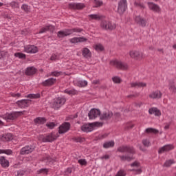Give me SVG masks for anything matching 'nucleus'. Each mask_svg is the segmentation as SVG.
Wrapping results in <instances>:
<instances>
[{"label":"nucleus","instance_id":"f257e3e1","mask_svg":"<svg viewBox=\"0 0 176 176\" xmlns=\"http://www.w3.org/2000/svg\"><path fill=\"white\" fill-rule=\"evenodd\" d=\"M101 126H102V122L85 124L81 126V130L85 133H89L90 131H93V127H100Z\"/></svg>","mask_w":176,"mask_h":176},{"label":"nucleus","instance_id":"f03ea898","mask_svg":"<svg viewBox=\"0 0 176 176\" xmlns=\"http://www.w3.org/2000/svg\"><path fill=\"white\" fill-rule=\"evenodd\" d=\"M100 26L102 30H105L106 31H112L116 29V24L108 21H102Z\"/></svg>","mask_w":176,"mask_h":176},{"label":"nucleus","instance_id":"7ed1b4c3","mask_svg":"<svg viewBox=\"0 0 176 176\" xmlns=\"http://www.w3.org/2000/svg\"><path fill=\"white\" fill-rule=\"evenodd\" d=\"M23 112H25V111L6 113L4 115L0 116V118H3V119H5V120H14V119L19 118V116H20V114L23 113Z\"/></svg>","mask_w":176,"mask_h":176},{"label":"nucleus","instance_id":"20e7f679","mask_svg":"<svg viewBox=\"0 0 176 176\" xmlns=\"http://www.w3.org/2000/svg\"><path fill=\"white\" fill-rule=\"evenodd\" d=\"M40 138L43 142H53V141H56L58 138V134L57 133L56 135L54 133H51L45 137L41 135H40Z\"/></svg>","mask_w":176,"mask_h":176},{"label":"nucleus","instance_id":"39448f33","mask_svg":"<svg viewBox=\"0 0 176 176\" xmlns=\"http://www.w3.org/2000/svg\"><path fill=\"white\" fill-rule=\"evenodd\" d=\"M118 152H120L121 153H130L131 155H134L135 153V150L134 147L131 146H121L118 148Z\"/></svg>","mask_w":176,"mask_h":176},{"label":"nucleus","instance_id":"423d86ee","mask_svg":"<svg viewBox=\"0 0 176 176\" xmlns=\"http://www.w3.org/2000/svg\"><path fill=\"white\" fill-rule=\"evenodd\" d=\"M111 65H114L118 69H122L123 71L128 69L129 65L126 63L119 61V60H111L110 62Z\"/></svg>","mask_w":176,"mask_h":176},{"label":"nucleus","instance_id":"0eeeda50","mask_svg":"<svg viewBox=\"0 0 176 176\" xmlns=\"http://www.w3.org/2000/svg\"><path fill=\"white\" fill-rule=\"evenodd\" d=\"M129 55L131 58L134 60H141L144 58V54L141 51L132 50L129 52Z\"/></svg>","mask_w":176,"mask_h":176},{"label":"nucleus","instance_id":"6e6552de","mask_svg":"<svg viewBox=\"0 0 176 176\" xmlns=\"http://www.w3.org/2000/svg\"><path fill=\"white\" fill-rule=\"evenodd\" d=\"M127 9V0H120L118 2V13L119 14H123Z\"/></svg>","mask_w":176,"mask_h":176},{"label":"nucleus","instance_id":"1a4fd4ad","mask_svg":"<svg viewBox=\"0 0 176 176\" xmlns=\"http://www.w3.org/2000/svg\"><path fill=\"white\" fill-rule=\"evenodd\" d=\"M66 101L67 99H65V98L58 97L54 101L53 107L55 108V109H58V108H61V107L65 104Z\"/></svg>","mask_w":176,"mask_h":176},{"label":"nucleus","instance_id":"9d476101","mask_svg":"<svg viewBox=\"0 0 176 176\" xmlns=\"http://www.w3.org/2000/svg\"><path fill=\"white\" fill-rule=\"evenodd\" d=\"M31 100L30 99H23L21 100H18L16 102V105H18L19 108H28L31 105Z\"/></svg>","mask_w":176,"mask_h":176},{"label":"nucleus","instance_id":"9b49d317","mask_svg":"<svg viewBox=\"0 0 176 176\" xmlns=\"http://www.w3.org/2000/svg\"><path fill=\"white\" fill-rule=\"evenodd\" d=\"M69 8L74 10H82V9L86 8V6L83 3H70L69 4Z\"/></svg>","mask_w":176,"mask_h":176},{"label":"nucleus","instance_id":"f8f14e48","mask_svg":"<svg viewBox=\"0 0 176 176\" xmlns=\"http://www.w3.org/2000/svg\"><path fill=\"white\" fill-rule=\"evenodd\" d=\"M147 5L149 10H152L155 13H160L162 12V8H160V6L153 2H148Z\"/></svg>","mask_w":176,"mask_h":176},{"label":"nucleus","instance_id":"ddd939ff","mask_svg":"<svg viewBox=\"0 0 176 176\" xmlns=\"http://www.w3.org/2000/svg\"><path fill=\"white\" fill-rule=\"evenodd\" d=\"M88 116L90 120L96 119L97 116H101V111L100 109H91L88 113Z\"/></svg>","mask_w":176,"mask_h":176},{"label":"nucleus","instance_id":"4468645a","mask_svg":"<svg viewBox=\"0 0 176 176\" xmlns=\"http://www.w3.org/2000/svg\"><path fill=\"white\" fill-rule=\"evenodd\" d=\"M59 134H64L71 129V124L69 122H65L59 126Z\"/></svg>","mask_w":176,"mask_h":176},{"label":"nucleus","instance_id":"2eb2a0df","mask_svg":"<svg viewBox=\"0 0 176 176\" xmlns=\"http://www.w3.org/2000/svg\"><path fill=\"white\" fill-rule=\"evenodd\" d=\"M112 116H113V113L109 110H107L100 114V120H110Z\"/></svg>","mask_w":176,"mask_h":176},{"label":"nucleus","instance_id":"dca6fc26","mask_svg":"<svg viewBox=\"0 0 176 176\" xmlns=\"http://www.w3.org/2000/svg\"><path fill=\"white\" fill-rule=\"evenodd\" d=\"M35 150V147L34 146H25L22 148L20 154L21 155H28V153H32Z\"/></svg>","mask_w":176,"mask_h":176},{"label":"nucleus","instance_id":"f3484780","mask_svg":"<svg viewBox=\"0 0 176 176\" xmlns=\"http://www.w3.org/2000/svg\"><path fill=\"white\" fill-rule=\"evenodd\" d=\"M174 149V146L173 144H166L158 150V153L162 154L164 153V152H170V151H173Z\"/></svg>","mask_w":176,"mask_h":176},{"label":"nucleus","instance_id":"a211bd4d","mask_svg":"<svg viewBox=\"0 0 176 176\" xmlns=\"http://www.w3.org/2000/svg\"><path fill=\"white\" fill-rule=\"evenodd\" d=\"M135 21L140 27H146V20L140 15L135 16Z\"/></svg>","mask_w":176,"mask_h":176},{"label":"nucleus","instance_id":"6ab92c4d","mask_svg":"<svg viewBox=\"0 0 176 176\" xmlns=\"http://www.w3.org/2000/svg\"><path fill=\"white\" fill-rule=\"evenodd\" d=\"M24 50L26 53L35 54L38 53V47L35 45H27L24 47Z\"/></svg>","mask_w":176,"mask_h":176},{"label":"nucleus","instance_id":"aec40b11","mask_svg":"<svg viewBox=\"0 0 176 176\" xmlns=\"http://www.w3.org/2000/svg\"><path fill=\"white\" fill-rule=\"evenodd\" d=\"M148 113L150 115H155V116H160L162 115V112H160V110L156 107H152L149 109Z\"/></svg>","mask_w":176,"mask_h":176},{"label":"nucleus","instance_id":"412c9836","mask_svg":"<svg viewBox=\"0 0 176 176\" xmlns=\"http://www.w3.org/2000/svg\"><path fill=\"white\" fill-rule=\"evenodd\" d=\"M1 141H3V142L12 141V140H13V135L12 133H7L6 135H3L1 137Z\"/></svg>","mask_w":176,"mask_h":176},{"label":"nucleus","instance_id":"4be33fe9","mask_svg":"<svg viewBox=\"0 0 176 176\" xmlns=\"http://www.w3.org/2000/svg\"><path fill=\"white\" fill-rule=\"evenodd\" d=\"M82 56L85 58H91V52L87 47H85L82 50Z\"/></svg>","mask_w":176,"mask_h":176},{"label":"nucleus","instance_id":"5701e85b","mask_svg":"<svg viewBox=\"0 0 176 176\" xmlns=\"http://www.w3.org/2000/svg\"><path fill=\"white\" fill-rule=\"evenodd\" d=\"M25 75L31 76V75H35L36 74V69L34 67H28L25 72Z\"/></svg>","mask_w":176,"mask_h":176},{"label":"nucleus","instance_id":"b1692460","mask_svg":"<svg viewBox=\"0 0 176 176\" xmlns=\"http://www.w3.org/2000/svg\"><path fill=\"white\" fill-rule=\"evenodd\" d=\"M56 82V78H51L43 82V86H53Z\"/></svg>","mask_w":176,"mask_h":176},{"label":"nucleus","instance_id":"393cba45","mask_svg":"<svg viewBox=\"0 0 176 176\" xmlns=\"http://www.w3.org/2000/svg\"><path fill=\"white\" fill-rule=\"evenodd\" d=\"M163 94L160 91L157 90L149 95L150 98H162Z\"/></svg>","mask_w":176,"mask_h":176},{"label":"nucleus","instance_id":"a878e982","mask_svg":"<svg viewBox=\"0 0 176 176\" xmlns=\"http://www.w3.org/2000/svg\"><path fill=\"white\" fill-rule=\"evenodd\" d=\"M89 17L90 19V20H102V19H104V16L101 15L100 14H89Z\"/></svg>","mask_w":176,"mask_h":176},{"label":"nucleus","instance_id":"bb28decb","mask_svg":"<svg viewBox=\"0 0 176 176\" xmlns=\"http://www.w3.org/2000/svg\"><path fill=\"white\" fill-rule=\"evenodd\" d=\"M54 28L53 27V25H50L41 28L38 32V34H44V32H47V31H54Z\"/></svg>","mask_w":176,"mask_h":176},{"label":"nucleus","instance_id":"cd10ccee","mask_svg":"<svg viewBox=\"0 0 176 176\" xmlns=\"http://www.w3.org/2000/svg\"><path fill=\"white\" fill-rule=\"evenodd\" d=\"M131 87H146V83L142 82H135L131 83Z\"/></svg>","mask_w":176,"mask_h":176},{"label":"nucleus","instance_id":"c85d7f7f","mask_svg":"<svg viewBox=\"0 0 176 176\" xmlns=\"http://www.w3.org/2000/svg\"><path fill=\"white\" fill-rule=\"evenodd\" d=\"M34 124H45V122H46L45 118L42 117H38L34 120Z\"/></svg>","mask_w":176,"mask_h":176},{"label":"nucleus","instance_id":"c756f323","mask_svg":"<svg viewBox=\"0 0 176 176\" xmlns=\"http://www.w3.org/2000/svg\"><path fill=\"white\" fill-rule=\"evenodd\" d=\"M68 35H71V33H69V30L58 32V38H64L65 36H68Z\"/></svg>","mask_w":176,"mask_h":176},{"label":"nucleus","instance_id":"7c9ffc66","mask_svg":"<svg viewBox=\"0 0 176 176\" xmlns=\"http://www.w3.org/2000/svg\"><path fill=\"white\" fill-rule=\"evenodd\" d=\"M0 164L2 167H9V161L6 160L5 157L1 156L0 157Z\"/></svg>","mask_w":176,"mask_h":176},{"label":"nucleus","instance_id":"2f4dec72","mask_svg":"<svg viewBox=\"0 0 176 176\" xmlns=\"http://www.w3.org/2000/svg\"><path fill=\"white\" fill-rule=\"evenodd\" d=\"M64 93L68 94L69 96H75V94H78V91L75 89H66L64 91Z\"/></svg>","mask_w":176,"mask_h":176},{"label":"nucleus","instance_id":"473e14b6","mask_svg":"<svg viewBox=\"0 0 176 176\" xmlns=\"http://www.w3.org/2000/svg\"><path fill=\"white\" fill-rule=\"evenodd\" d=\"M115 146V142L113 141H109V142H106L103 144V148L105 149H108V148H113Z\"/></svg>","mask_w":176,"mask_h":176},{"label":"nucleus","instance_id":"72a5a7b5","mask_svg":"<svg viewBox=\"0 0 176 176\" xmlns=\"http://www.w3.org/2000/svg\"><path fill=\"white\" fill-rule=\"evenodd\" d=\"M119 157L122 162H126H126H131L134 159L133 157L129 155H119Z\"/></svg>","mask_w":176,"mask_h":176},{"label":"nucleus","instance_id":"f704fd0d","mask_svg":"<svg viewBox=\"0 0 176 176\" xmlns=\"http://www.w3.org/2000/svg\"><path fill=\"white\" fill-rule=\"evenodd\" d=\"M146 133H147V134H157V133H159V130L154 129V128H147L145 130Z\"/></svg>","mask_w":176,"mask_h":176},{"label":"nucleus","instance_id":"c9c22d12","mask_svg":"<svg viewBox=\"0 0 176 176\" xmlns=\"http://www.w3.org/2000/svg\"><path fill=\"white\" fill-rule=\"evenodd\" d=\"M27 98H41V94H30L25 96Z\"/></svg>","mask_w":176,"mask_h":176},{"label":"nucleus","instance_id":"e433bc0d","mask_svg":"<svg viewBox=\"0 0 176 176\" xmlns=\"http://www.w3.org/2000/svg\"><path fill=\"white\" fill-rule=\"evenodd\" d=\"M174 163H175V162L174 161V160H166L164 165L163 167H170L171 164H174Z\"/></svg>","mask_w":176,"mask_h":176},{"label":"nucleus","instance_id":"4c0bfd02","mask_svg":"<svg viewBox=\"0 0 176 176\" xmlns=\"http://www.w3.org/2000/svg\"><path fill=\"white\" fill-rule=\"evenodd\" d=\"M82 31H83V29H80L78 28H73V29H70L69 30V32L70 34V35H72V34H74V32H82Z\"/></svg>","mask_w":176,"mask_h":176},{"label":"nucleus","instance_id":"58836bf2","mask_svg":"<svg viewBox=\"0 0 176 176\" xmlns=\"http://www.w3.org/2000/svg\"><path fill=\"white\" fill-rule=\"evenodd\" d=\"M43 162H44V163H46V164H49L50 163H52L53 162V158L50 157V156H47L45 157H43Z\"/></svg>","mask_w":176,"mask_h":176},{"label":"nucleus","instance_id":"ea45409f","mask_svg":"<svg viewBox=\"0 0 176 176\" xmlns=\"http://www.w3.org/2000/svg\"><path fill=\"white\" fill-rule=\"evenodd\" d=\"M15 57H18V58H22L23 60H25V54H23L21 52H16L14 54Z\"/></svg>","mask_w":176,"mask_h":176},{"label":"nucleus","instance_id":"a19ab883","mask_svg":"<svg viewBox=\"0 0 176 176\" xmlns=\"http://www.w3.org/2000/svg\"><path fill=\"white\" fill-rule=\"evenodd\" d=\"M94 49L96 52H102L104 50V46L101 44H97L94 46Z\"/></svg>","mask_w":176,"mask_h":176},{"label":"nucleus","instance_id":"79ce46f5","mask_svg":"<svg viewBox=\"0 0 176 176\" xmlns=\"http://www.w3.org/2000/svg\"><path fill=\"white\" fill-rule=\"evenodd\" d=\"M87 85V81L86 80H79L78 82V87H86Z\"/></svg>","mask_w":176,"mask_h":176},{"label":"nucleus","instance_id":"37998d69","mask_svg":"<svg viewBox=\"0 0 176 176\" xmlns=\"http://www.w3.org/2000/svg\"><path fill=\"white\" fill-rule=\"evenodd\" d=\"M112 80L113 83H122V80L119 76H113Z\"/></svg>","mask_w":176,"mask_h":176},{"label":"nucleus","instance_id":"c03bdc74","mask_svg":"<svg viewBox=\"0 0 176 176\" xmlns=\"http://www.w3.org/2000/svg\"><path fill=\"white\" fill-rule=\"evenodd\" d=\"M78 162L80 166H87V161H86V159H80Z\"/></svg>","mask_w":176,"mask_h":176},{"label":"nucleus","instance_id":"a18cd8bd","mask_svg":"<svg viewBox=\"0 0 176 176\" xmlns=\"http://www.w3.org/2000/svg\"><path fill=\"white\" fill-rule=\"evenodd\" d=\"M132 93H133V94L129 95L127 96L128 98H133V97H138V96H140V94L135 91H133Z\"/></svg>","mask_w":176,"mask_h":176},{"label":"nucleus","instance_id":"49530a36","mask_svg":"<svg viewBox=\"0 0 176 176\" xmlns=\"http://www.w3.org/2000/svg\"><path fill=\"white\" fill-rule=\"evenodd\" d=\"M47 173H49V169L44 168H41L39 170H38V174H47Z\"/></svg>","mask_w":176,"mask_h":176},{"label":"nucleus","instance_id":"de8ad7c7","mask_svg":"<svg viewBox=\"0 0 176 176\" xmlns=\"http://www.w3.org/2000/svg\"><path fill=\"white\" fill-rule=\"evenodd\" d=\"M73 141H75V142H85V138H74Z\"/></svg>","mask_w":176,"mask_h":176},{"label":"nucleus","instance_id":"09e8293b","mask_svg":"<svg viewBox=\"0 0 176 176\" xmlns=\"http://www.w3.org/2000/svg\"><path fill=\"white\" fill-rule=\"evenodd\" d=\"M10 6H12V8H13L14 9H17L19 8V3L16 1H12L10 3Z\"/></svg>","mask_w":176,"mask_h":176},{"label":"nucleus","instance_id":"8fccbe9b","mask_svg":"<svg viewBox=\"0 0 176 176\" xmlns=\"http://www.w3.org/2000/svg\"><path fill=\"white\" fill-rule=\"evenodd\" d=\"M102 1L98 0H94V4L96 5L95 8H100V6H102Z\"/></svg>","mask_w":176,"mask_h":176},{"label":"nucleus","instance_id":"3c124183","mask_svg":"<svg viewBox=\"0 0 176 176\" xmlns=\"http://www.w3.org/2000/svg\"><path fill=\"white\" fill-rule=\"evenodd\" d=\"M46 126L48 127V129H52L56 127V124H54V122H48L46 124Z\"/></svg>","mask_w":176,"mask_h":176},{"label":"nucleus","instance_id":"603ef678","mask_svg":"<svg viewBox=\"0 0 176 176\" xmlns=\"http://www.w3.org/2000/svg\"><path fill=\"white\" fill-rule=\"evenodd\" d=\"M116 176H126V172L124 170H120Z\"/></svg>","mask_w":176,"mask_h":176},{"label":"nucleus","instance_id":"864d4df0","mask_svg":"<svg viewBox=\"0 0 176 176\" xmlns=\"http://www.w3.org/2000/svg\"><path fill=\"white\" fill-rule=\"evenodd\" d=\"M0 153H6V155H12V150H0Z\"/></svg>","mask_w":176,"mask_h":176},{"label":"nucleus","instance_id":"5fc2aeb1","mask_svg":"<svg viewBox=\"0 0 176 176\" xmlns=\"http://www.w3.org/2000/svg\"><path fill=\"white\" fill-rule=\"evenodd\" d=\"M142 144H143L144 146H146V148H148V146H149L151 142H149V140L146 139V140H142Z\"/></svg>","mask_w":176,"mask_h":176},{"label":"nucleus","instance_id":"6e6d98bb","mask_svg":"<svg viewBox=\"0 0 176 176\" xmlns=\"http://www.w3.org/2000/svg\"><path fill=\"white\" fill-rule=\"evenodd\" d=\"M51 75L52 76H60V75H61V72L57 71L52 72H51Z\"/></svg>","mask_w":176,"mask_h":176},{"label":"nucleus","instance_id":"4d7b16f0","mask_svg":"<svg viewBox=\"0 0 176 176\" xmlns=\"http://www.w3.org/2000/svg\"><path fill=\"white\" fill-rule=\"evenodd\" d=\"M71 43H79L78 37H74L70 40Z\"/></svg>","mask_w":176,"mask_h":176},{"label":"nucleus","instance_id":"13d9d810","mask_svg":"<svg viewBox=\"0 0 176 176\" xmlns=\"http://www.w3.org/2000/svg\"><path fill=\"white\" fill-rule=\"evenodd\" d=\"M134 5L135 6H140V8H142V9H145V6H144V4L141 3H137V2H135L134 3Z\"/></svg>","mask_w":176,"mask_h":176},{"label":"nucleus","instance_id":"bf43d9fd","mask_svg":"<svg viewBox=\"0 0 176 176\" xmlns=\"http://www.w3.org/2000/svg\"><path fill=\"white\" fill-rule=\"evenodd\" d=\"M80 42H87V38L85 37H78V43Z\"/></svg>","mask_w":176,"mask_h":176},{"label":"nucleus","instance_id":"052dcab7","mask_svg":"<svg viewBox=\"0 0 176 176\" xmlns=\"http://www.w3.org/2000/svg\"><path fill=\"white\" fill-rule=\"evenodd\" d=\"M133 105H135V108H141V106L142 105V102H134Z\"/></svg>","mask_w":176,"mask_h":176},{"label":"nucleus","instance_id":"680f3d73","mask_svg":"<svg viewBox=\"0 0 176 176\" xmlns=\"http://www.w3.org/2000/svg\"><path fill=\"white\" fill-rule=\"evenodd\" d=\"M22 10H24V12H28V6L26 4H23L21 6Z\"/></svg>","mask_w":176,"mask_h":176},{"label":"nucleus","instance_id":"e2e57ef3","mask_svg":"<svg viewBox=\"0 0 176 176\" xmlns=\"http://www.w3.org/2000/svg\"><path fill=\"white\" fill-rule=\"evenodd\" d=\"M140 166V163L138 162H134L133 163L131 164V167H138Z\"/></svg>","mask_w":176,"mask_h":176},{"label":"nucleus","instance_id":"0e129e2a","mask_svg":"<svg viewBox=\"0 0 176 176\" xmlns=\"http://www.w3.org/2000/svg\"><path fill=\"white\" fill-rule=\"evenodd\" d=\"M12 97H21V93H12L11 94Z\"/></svg>","mask_w":176,"mask_h":176},{"label":"nucleus","instance_id":"69168bd1","mask_svg":"<svg viewBox=\"0 0 176 176\" xmlns=\"http://www.w3.org/2000/svg\"><path fill=\"white\" fill-rule=\"evenodd\" d=\"M50 60H52V61H56V60H57V56L56 54H53L50 57Z\"/></svg>","mask_w":176,"mask_h":176},{"label":"nucleus","instance_id":"338daca9","mask_svg":"<svg viewBox=\"0 0 176 176\" xmlns=\"http://www.w3.org/2000/svg\"><path fill=\"white\" fill-rule=\"evenodd\" d=\"M113 116L115 119H119V118H120V113H115Z\"/></svg>","mask_w":176,"mask_h":176},{"label":"nucleus","instance_id":"774afa93","mask_svg":"<svg viewBox=\"0 0 176 176\" xmlns=\"http://www.w3.org/2000/svg\"><path fill=\"white\" fill-rule=\"evenodd\" d=\"M23 175H24V173H23V172H21V170L17 171L16 176H23Z\"/></svg>","mask_w":176,"mask_h":176}]
</instances>
